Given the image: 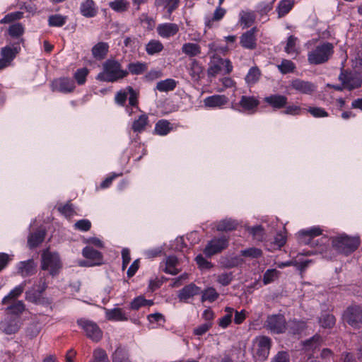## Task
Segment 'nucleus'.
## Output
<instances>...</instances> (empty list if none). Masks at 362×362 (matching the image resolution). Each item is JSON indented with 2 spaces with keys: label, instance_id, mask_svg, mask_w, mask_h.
Listing matches in <instances>:
<instances>
[{
  "label": "nucleus",
  "instance_id": "35",
  "mask_svg": "<svg viewBox=\"0 0 362 362\" xmlns=\"http://www.w3.org/2000/svg\"><path fill=\"white\" fill-rule=\"evenodd\" d=\"M81 14L86 18L94 17L97 14V8L93 0H86L80 6Z\"/></svg>",
  "mask_w": 362,
  "mask_h": 362
},
{
  "label": "nucleus",
  "instance_id": "64",
  "mask_svg": "<svg viewBox=\"0 0 362 362\" xmlns=\"http://www.w3.org/2000/svg\"><path fill=\"white\" fill-rule=\"evenodd\" d=\"M240 254L243 257L258 258L262 255V251L257 247H250L241 250Z\"/></svg>",
  "mask_w": 362,
  "mask_h": 362
},
{
  "label": "nucleus",
  "instance_id": "59",
  "mask_svg": "<svg viewBox=\"0 0 362 362\" xmlns=\"http://www.w3.org/2000/svg\"><path fill=\"white\" fill-rule=\"evenodd\" d=\"M233 272H223L216 276V281L223 286L229 285L233 280Z\"/></svg>",
  "mask_w": 362,
  "mask_h": 362
},
{
  "label": "nucleus",
  "instance_id": "55",
  "mask_svg": "<svg viewBox=\"0 0 362 362\" xmlns=\"http://www.w3.org/2000/svg\"><path fill=\"white\" fill-rule=\"evenodd\" d=\"M89 362H110L106 351L100 348L95 349L93 352V358Z\"/></svg>",
  "mask_w": 362,
  "mask_h": 362
},
{
  "label": "nucleus",
  "instance_id": "15",
  "mask_svg": "<svg viewBox=\"0 0 362 362\" xmlns=\"http://www.w3.org/2000/svg\"><path fill=\"white\" fill-rule=\"evenodd\" d=\"M186 70L191 79L194 82H199L204 76V67L196 59H190L189 62L186 65Z\"/></svg>",
  "mask_w": 362,
  "mask_h": 362
},
{
  "label": "nucleus",
  "instance_id": "9",
  "mask_svg": "<svg viewBox=\"0 0 362 362\" xmlns=\"http://www.w3.org/2000/svg\"><path fill=\"white\" fill-rule=\"evenodd\" d=\"M265 327L274 334H282L287 330L285 317L281 314L269 315L265 322Z\"/></svg>",
  "mask_w": 362,
  "mask_h": 362
},
{
  "label": "nucleus",
  "instance_id": "52",
  "mask_svg": "<svg viewBox=\"0 0 362 362\" xmlns=\"http://www.w3.org/2000/svg\"><path fill=\"white\" fill-rule=\"evenodd\" d=\"M237 223L231 219H225L221 221L216 226L218 231H229L235 229Z\"/></svg>",
  "mask_w": 362,
  "mask_h": 362
},
{
  "label": "nucleus",
  "instance_id": "45",
  "mask_svg": "<svg viewBox=\"0 0 362 362\" xmlns=\"http://www.w3.org/2000/svg\"><path fill=\"white\" fill-rule=\"evenodd\" d=\"M172 129L170 123L166 119H160L155 125L154 131L160 136L167 135Z\"/></svg>",
  "mask_w": 362,
  "mask_h": 362
},
{
  "label": "nucleus",
  "instance_id": "42",
  "mask_svg": "<svg viewBox=\"0 0 362 362\" xmlns=\"http://www.w3.org/2000/svg\"><path fill=\"white\" fill-rule=\"evenodd\" d=\"M127 69L128 74L141 75L147 71L148 64L141 62H131L127 65Z\"/></svg>",
  "mask_w": 362,
  "mask_h": 362
},
{
  "label": "nucleus",
  "instance_id": "34",
  "mask_svg": "<svg viewBox=\"0 0 362 362\" xmlns=\"http://www.w3.org/2000/svg\"><path fill=\"white\" fill-rule=\"evenodd\" d=\"M149 124L148 117L146 114L141 115L132 122V129L135 133H141L146 129Z\"/></svg>",
  "mask_w": 362,
  "mask_h": 362
},
{
  "label": "nucleus",
  "instance_id": "13",
  "mask_svg": "<svg viewBox=\"0 0 362 362\" xmlns=\"http://www.w3.org/2000/svg\"><path fill=\"white\" fill-rule=\"evenodd\" d=\"M180 0H155L154 6L163 11V18L170 20L172 13L180 6Z\"/></svg>",
  "mask_w": 362,
  "mask_h": 362
},
{
  "label": "nucleus",
  "instance_id": "61",
  "mask_svg": "<svg viewBox=\"0 0 362 362\" xmlns=\"http://www.w3.org/2000/svg\"><path fill=\"white\" fill-rule=\"evenodd\" d=\"M319 322L324 328H331L335 324V317L331 314H323L320 317Z\"/></svg>",
  "mask_w": 362,
  "mask_h": 362
},
{
  "label": "nucleus",
  "instance_id": "63",
  "mask_svg": "<svg viewBox=\"0 0 362 362\" xmlns=\"http://www.w3.org/2000/svg\"><path fill=\"white\" fill-rule=\"evenodd\" d=\"M88 73L89 71L87 68H81L76 70L74 77L78 85H83L86 83Z\"/></svg>",
  "mask_w": 362,
  "mask_h": 362
},
{
  "label": "nucleus",
  "instance_id": "49",
  "mask_svg": "<svg viewBox=\"0 0 362 362\" xmlns=\"http://www.w3.org/2000/svg\"><path fill=\"white\" fill-rule=\"evenodd\" d=\"M24 32L25 28L21 23H13L8 29V35L13 38H18L21 37Z\"/></svg>",
  "mask_w": 362,
  "mask_h": 362
},
{
  "label": "nucleus",
  "instance_id": "32",
  "mask_svg": "<svg viewBox=\"0 0 362 362\" xmlns=\"http://www.w3.org/2000/svg\"><path fill=\"white\" fill-rule=\"evenodd\" d=\"M226 10L221 6H217L212 17L206 16L204 18L205 27L208 29L214 26V22L221 21L226 15Z\"/></svg>",
  "mask_w": 362,
  "mask_h": 362
},
{
  "label": "nucleus",
  "instance_id": "58",
  "mask_svg": "<svg viewBox=\"0 0 362 362\" xmlns=\"http://www.w3.org/2000/svg\"><path fill=\"white\" fill-rule=\"evenodd\" d=\"M280 272L276 269H267L263 275V283L264 285L269 284L278 279Z\"/></svg>",
  "mask_w": 362,
  "mask_h": 362
},
{
  "label": "nucleus",
  "instance_id": "36",
  "mask_svg": "<svg viewBox=\"0 0 362 362\" xmlns=\"http://www.w3.org/2000/svg\"><path fill=\"white\" fill-rule=\"evenodd\" d=\"M294 4V0H281L276 8L278 18H281L286 16L292 10Z\"/></svg>",
  "mask_w": 362,
  "mask_h": 362
},
{
  "label": "nucleus",
  "instance_id": "29",
  "mask_svg": "<svg viewBox=\"0 0 362 362\" xmlns=\"http://www.w3.org/2000/svg\"><path fill=\"white\" fill-rule=\"evenodd\" d=\"M228 102V98L223 95H214L206 97L204 100V104L208 107H221Z\"/></svg>",
  "mask_w": 362,
  "mask_h": 362
},
{
  "label": "nucleus",
  "instance_id": "43",
  "mask_svg": "<svg viewBox=\"0 0 362 362\" xmlns=\"http://www.w3.org/2000/svg\"><path fill=\"white\" fill-rule=\"evenodd\" d=\"M287 323V330L290 334H296L300 333L306 328V323L302 320H289Z\"/></svg>",
  "mask_w": 362,
  "mask_h": 362
},
{
  "label": "nucleus",
  "instance_id": "21",
  "mask_svg": "<svg viewBox=\"0 0 362 362\" xmlns=\"http://www.w3.org/2000/svg\"><path fill=\"white\" fill-rule=\"evenodd\" d=\"M180 30L179 25L174 23H163L158 25L156 31L158 35L165 39H169L177 34Z\"/></svg>",
  "mask_w": 362,
  "mask_h": 362
},
{
  "label": "nucleus",
  "instance_id": "24",
  "mask_svg": "<svg viewBox=\"0 0 362 362\" xmlns=\"http://www.w3.org/2000/svg\"><path fill=\"white\" fill-rule=\"evenodd\" d=\"M18 274L23 277L33 275L36 272V264L33 259L20 262L17 265Z\"/></svg>",
  "mask_w": 362,
  "mask_h": 362
},
{
  "label": "nucleus",
  "instance_id": "2",
  "mask_svg": "<svg viewBox=\"0 0 362 362\" xmlns=\"http://www.w3.org/2000/svg\"><path fill=\"white\" fill-rule=\"evenodd\" d=\"M272 339L267 336L256 337L252 342V355L255 361L264 362L269 355L272 348Z\"/></svg>",
  "mask_w": 362,
  "mask_h": 362
},
{
  "label": "nucleus",
  "instance_id": "1",
  "mask_svg": "<svg viewBox=\"0 0 362 362\" xmlns=\"http://www.w3.org/2000/svg\"><path fill=\"white\" fill-rule=\"evenodd\" d=\"M127 76V70L122 69L119 61L109 59L103 63V71L98 74L96 78L100 81L114 83Z\"/></svg>",
  "mask_w": 362,
  "mask_h": 362
},
{
  "label": "nucleus",
  "instance_id": "25",
  "mask_svg": "<svg viewBox=\"0 0 362 362\" xmlns=\"http://www.w3.org/2000/svg\"><path fill=\"white\" fill-rule=\"evenodd\" d=\"M105 318L110 321H127L128 317L125 312L120 308L108 309L104 308Z\"/></svg>",
  "mask_w": 362,
  "mask_h": 362
},
{
  "label": "nucleus",
  "instance_id": "51",
  "mask_svg": "<svg viewBox=\"0 0 362 362\" xmlns=\"http://www.w3.org/2000/svg\"><path fill=\"white\" fill-rule=\"evenodd\" d=\"M66 22V17L60 14L49 16L48 25L51 27H62Z\"/></svg>",
  "mask_w": 362,
  "mask_h": 362
},
{
  "label": "nucleus",
  "instance_id": "41",
  "mask_svg": "<svg viewBox=\"0 0 362 362\" xmlns=\"http://www.w3.org/2000/svg\"><path fill=\"white\" fill-rule=\"evenodd\" d=\"M45 237V231L43 230H38L35 233H31L28 238V245L29 247L34 248L37 247L43 242Z\"/></svg>",
  "mask_w": 362,
  "mask_h": 362
},
{
  "label": "nucleus",
  "instance_id": "27",
  "mask_svg": "<svg viewBox=\"0 0 362 362\" xmlns=\"http://www.w3.org/2000/svg\"><path fill=\"white\" fill-rule=\"evenodd\" d=\"M256 20L255 11L250 10H242L239 13V23L243 29L252 26Z\"/></svg>",
  "mask_w": 362,
  "mask_h": 362
},
{
  "label": "nucleus",
  "instance_id": "16",
  "mask_svg": "<svg viewBox=\"0 0 362 362\" xmlns=\"http://www.w3.org/2000/svg\"><path fill=\"white\" fill-rule=\"evenodd\" d=\"M83 256L90 261L89 264H81V265L84 266H96L101 265L103 262V254L95 250L93 247L90 246L85 247L82 250Z\"/></svg>",
  "mask_w": 362,
  "mask_h": 362
},
{
  "label": "nucleus",
  "instance_id": "18",
  "mask_svg": "<svg viewBox=\"0 0 362 362\" xmlns=\"http://www.w3.org/2000/svg\"><path fill=\"white\" fill-rule=\"evenodd\" d=\"M257 30L258 29L257 27H253L241 35L240 37V44L243 48L250 50H253L256 48V33H257Z\"/></svg>",
  "mask_w": 362,
  "mask_h": 362
},
{
  "label": "nucleus",
  "instance_id": "14",
  "mask_svg": "<svg viewBox=\"0 0 362 362\" xmlns=\"http://www.w3.org/2000/svg\"><path fill=\"white\" fill-rule=\"evenodd\" d=\"M51 88L53 91L69 93L75 89V83L70 78H59L52 81Z\"/></svg>",
  "mask_w": 362,
  "mask_h": 362
},
{
  "label": "nucleus",
  "instance_id": "3",
  "mask_svg": "<svg viewBox=\"0 0 362 362\" xmlns=\"http://www.w3.org/2000/svg\"><path fill=\"white\" fill-rule=\"evenodd\" d=\"M334 53L332 43L325 42L317 45L308 54V61L310 64H321L327 62Z\"/></svg>",
  "mask_w": 362,
  "mask_h": 362
},
{
  "label": "nucleus",
  "instance_id": "54",
  "mask_svg": "<svg viewBox=\"0 0 362 362\" xmlns=\"http://www.w3.org/2000/svg\"><path fill=\"white\" fill-rule=\"evenodd\" d=\"M260 75L261 72L257 66L252 67L245 76V81L248 84H254L259 80Z\"/></svg>",
  "mask_w": 362,
  "mask_h": 362
},
{
  "label": "nucleus",
  "instance_id": "48",
  "mask_svg": "<svg viewBox=\"0 0 362 362\" xmlns=\"http://www.w3.org/2000/svg\"><path fill=\"white\" fill-rule=\"evenodd\" d=\"M275 0L260 1L256 6V12L261 16H267L273 8Z\"/></svg>",
  "mask_w": 362,
  "mask_h": 362
},
{
  "label": "nucleus",
  "instance_id": "11",
  "mask_svg": "<svg viewBox=\"0 0 362 362\" xmlns=\"http://www.w3.org/2000/svg\"><path fill=\"white\" fill-rule=\"evenodd\" d=\"M343 317L351 327L360 328L362 325V308L357 305L349 307L344 312Z\"/></svg>",
  "mask_w": 362,
  "mask_h": 362
},
{
  "label": "nucleus",
  "instance_id": "23",
  "mask_svg": "<svg viewBox=\"0 0 362 362\" xmlns=\"http://www.w3.org/2000/svg\"><path fill=\"white\" fill-rule=\"evenodd\" d=\"M223 58L217 54H214L210 59L209 67L207 69V74L209 77L216 76L222 70Z\"/></svg>",
  "mask_w": 362,
  "mask_h": 362
},
{
  "label": "nucleus",
  "instance_id": "19",
  "mask_svg": "<svg viewBox=\"0 0 362 362\" xmlns=\"http://www.w3.org/2000/svg\"><path fill=\"white\" fill-rule=\"evenodd\" d=\"M322 233V230L319 226L301 230L298 233V242L300 244L310 245L314 238L320 236Z\"/></svg>",
  "mask_w": 362,
  "mask_h": 362
},
{
  "label": "nucleus",
  "instance_id": "38",
  "mask_svg": "<svg viewBox=\"0 0 362 362\" xmlns=\"http://www.w3.org/2000/svg\"><path fill=\"white\" fill-rule=\"evenodd\" d=\"M178 259L175 256H169L165 259V268L163 271L171 275H176L180 272V269L177 268Z\"/></svg>",
  "mask_w": 362,
  "mask_h": 362
},
{
  "label": "nucleus",
  "instance_id": "62",
  "mask_svg": "<svg viewBox=\"0 0 362 362\" xmlns=\"http://www.w3.org/2000/svg\"><path fill=\"white\" fill-rule=\"evenodd\" d=\"M298 38L293 35H290L287 39L285 52L288 54H297L296 43Z\"/></svg>",
  "mask_w": 362,
  "mask_h": 362
},
{
  "label": "nucleus",
  "instance_id": "33",
  "mask_svg": "<svg viewBox=\"0 0 362 362\" xmlns=\"http://www.w3.org/2000/svg\"><path fill=\"white\" fill-rule=\"evenodd\" d=\"M182 52L191 59H194L202 52L199 45L194 42H187L182 45L181 48Z\"/></svg>",
  "mask_w": 362,
  "mask_h": 362
},
{
  "label": "nucleus",
  "instance_id": "31",
  "mask_svg": "<svg viewBox=\"0 0 362 362\" xmlns=\"http://www.w3.org/2000/svg\"><path fill=\"white\" fill-rule=\"evenodd\" d=\"M259 100L254 96L243 95L239 101V105L245 111L254 112L259 105Z\"/></svg>",
  "mask_w": 362,
  "mask_h": 362
},
{
  "label": "nucleus",
  "instance_id": "56",
  "mask_svg": "<svg viewBox=\"0 0 362 362\" xmlns=\"http://www.w3.org/2000/svg\"><path fill=\"white\" fill-rule=\"evenodd\" d=\"M279 71L283 74L292 73L296 69L295 64L288 59H283L281 63L277 66Z\"/></svg>",
  "mask_w": 362,
  "mask_h": 362
},
{
  "label": "nucleus",
  "instance_id": "10",
  "mask_svg": "<svg viewBox=\"0 0 362 362\" xmlns=\"http://www.w3.org/2000/svg\"><path fill=\"white\" fill-rule=\"evenodd\" d=\"M339 79L343 88L349 90L358 88L362 84V75L357 72L342 71L339 76Z\"/></svg>",
  "mask_w": 362,
  "mask_h": 362
},
{
  "label": "nucleus",
  "instance_id": "4",
  "mask_svg": "<svg viewBox=\"0 0 362 362\" xmlns=\"http://www.w3.org/2000/svg\"><path fill=\"white\" fill-rule=\"evenodd\" d=\"M332 244L337 251L348 255L359 247L360 239L343 234L332 238Z\"/></svg>",
  "mask_w": 362,
  "mask_h": 362
},
{
  "label": "nucleus",
  "instance_id": "6",
  "mask_svg": "<svg viewBox=\"0 0 362 362\" xmlns=\"http://www.w3.org/2000/svg\"><path fill=\"white\" fill-rule=\"evenodd\" d=\"M42 269L47 270L52 276H56L59 273L62 267L59 256L56 252L45 251L42 255Z\"/></svg>",
  "mask_w": 362,
  "mask_h": 362
},
{
  "label": "nucleus",
  "instance_id": "20",
  "mask_svg": "<svg viewBox=\"0 0 362 362\" xmlns=\"http://www.w3.org/2000/svg\"><path fill=\"white\" fill-rule=\"evenodd\" d=\"M291 87L296 91L305 95H311L316 90V86L312 82L296 78L291 82Z\"/></svg>",
  "mask_w": 362,
  "mask_h": 362
},
{
  "label": "nucleus",
  "instance_id": "5",
  "mask_svg": "<svg viewBox=\"0 0 362 362\" xmlns=\"http://www.w3.org/2000/svg\"><path fill=\"white\" fill-rule=\"evenodd\" d=\"M47 288V284L46 281L44 279H40L39 280L38 284L34 285L33 287L25 291V300L36 305L48 304V299L42 296V293L46 290Z\"/></svg>",
  "mask_w": 362,
  "mask_h": 362
},
{
  "label": "nucleus",
  "instance_id": "17",
  "mask_svg": "<svg viewBox=\"0 0 362 362\" xmlns=\"http://www.w3.org/2000/svg\"><path fill=\"white\" fill-rule=\"evenodd\" d=\"M21 327V321L17 317L6 315L0 322V329L6 334L16 333Z\"/></svg>",
  "mask_w": 362,
  "mask_h": 362
},
{
  "label": "nucleus",
  "instance_id": "60",
  "mask_svg": "<svg viewBox=\"0 0 362 362\" xmlns=\"http://www.w3.org/2000/svg\"><path fill=\"white\" fill-rule=\"evenodd\" d=\"M139 20L144 28L148 30H152L156 25L155 20L152 17L148 16L147 13H142L139 17Z\"/></svg>",
  "mask_w": 362,
  "mask_h": 362
},
{
  "label": "nucleus",
  "instance_id": "46",
  "mask_svg": "<svg viewBox=\"0 0 362 362\" xmlns=\"http://www.w3.org/2000/svg\"><path fill=\"white\" fill-rule=\"evenodd\" d=\"M201 293V300L202 302L208 301L209 303H213L216 301L219 297V293L214 287H208L204 291L202 290Z\"/></svg>",
  "mask_w": 362,
  "mask_h": 362
},
{
  "label": "nucleus",
  "instance_id": "28",
  "mask_svg": "<svg viewBox=\"0 0 362 362\" xmlns=\"http://www.w3.org/2000/svg\"><path fill=\"white\" fill-rule=\"evenodd\" d=\"M264 101L274 109L279 110L286 107L288 98L282 95L274 94L266 97Z\"/></svg>",
  "mask_w": 362,
  "mask_h": 362
},
{
  "label": "nucleus",
  "instance_id": "40",
  "mask_svg": "<svg viewBox=\"0 0 362 362\" xmlns=\"http://www.w3.org/2000/svg\"><path fill=\"white\" fill-rule=\"evenodd\" d=\"M164 49L163 43L159 40L152 39L145 46V50L148 55L153 56L161 52Z\"/></svg>",
  "mask_w": 362,
  "mask_h": 362
},
{
  "label": "nucleus",
  "instance_id": "39",
  "mask_svg": "<svg viewBox=\"0 0 362 362\" xmlns=\"http://www.w3.org/2000/svg\"><path fill=\"white\" fill-rule=\"evenodd\" d=\"M322 342L320 335L315 334L310 339L303 342V349L306 351H314L320 348Z\"/></svg>",
  "mask_w": 362,
  "mask_h": 362
},
{
  "label": "nucleus",
  "instance_id": "44",
  "mask_svg": "<svg viewBox=\"0 0 362 362\" xmlns=\"http://www.w3.org/2000/svg\"><path fill=\"white\" fill-rule=\"evenodd\" d=\"M177 84V82L173 78H167L160 81L156 84V89L160 92H168L173 90Z\"/></svg>",
  "mask_w": 362,
  "mask_h": 362
},
{
  "label": "nucleus",
  "instance_id": "7",
  "mask_svg": "<svg viewBox=\"0 0 362 362\" xmlns=\"http://www.w3.org/2000/svg\"><path fill=\"white\" fill-rule=\"evenodd\" d=\"M77 325L83 329L86 336L94 342H98L103 338V331L93 321L81 318L77 320Z\"/></svg>",
  "mask_w": 362,
  "mask_h": 362
},
{
  "label": "nucleus",
  "instance_id": "37",
  "mask_svg": "<svg viewBox=\"0 0 362 362\" xmlns=\"http://www.w3.org/2000/svg\"><path fill=\"white\" fill-rule=\"evenodd\" d=\"M109 50V45L104 42H100L92 48V54L94 58L98 60L103 59Z\"/></svg>",
  "mask_w": 362,
  "mask_h": 362
},
{
  "label": "nucleus",
  "instance_id": "22",
  "mask_svg": "<svg viewBox=\"0 0 362 362\" xmlns=\"http://www.w3.org/2000/svg\"><path fill=\"white\" fill-rule=\"evenodd\" d=\"M202 289L194 283H190L179 291L177 297L181 302H187L189 298L200 294Z\"/></svg>",
  "mask_w": 362,
  "mask_h": 362
},
{
  "label": "nucleus",
  "instance_id": "12",
  "mask_svg": "<svg viewBox=\"0 0 362 362\" xmlns=\"http://www.w3.org/2000/svg\"><path fill=\"white\" fill-rule=\"evenodd\" d=\"M228 245V239L222 236L221 238H214L210 240L204 250V253L208 257L221 252Z\"/></svg>",
  "mask_w": 362,
  "mask_h": 362
},
{
  "label": "nucleus",
  "instance_id": "53",
  "mask_svg": "<svg viewBox=\"0 0 362 362\" xmlns=\"http://www.w3.org/2000/svg\"><path fill=\"white\" fill-rule=\"evenodd\" d=\"M23 18V12L15 11L6 14L3 18L0 20L1 24H8L19 21Z\"/></svg>",
  "mask_w": 362,
  "mask_h": 362
},
{
  "label": "nucleus",
  "instance_id": "30",
  "mask_svg": "<svg viewBox=\"0 0 362 362\" xmlns=\"http://www.w3.org/2000/svg\"><path fill=\"white\" fill-rule=\"evenodd\" d=\"M6 305V315L12 317H17L18 319H20V315L25 310V305L22 300L12 302Z\"/></svg>",
  "mask_w": 362,
  "mask_h": 362
},
{
  "label": "nucleus",
  "instance_id": "50",
  "mask_svg": "<svg viewBox=\"0 0 362 362\" xmlns=\"http://www.w3.org/2000/svg\"><path fill=\"white\" fill-rule=\"evenodd\" d=\"M110 7L116 12H124L129 7V3L126 0H115L110 2Z\"/></svg>",
  "mask_w": 362,
  "mask_h": 362
},
{
  "label": "nucleus",
  "instance_id": "47",
  "mask_svg": "<svg viewBox=\"0 0 362 362\" xmlns=\"http://www.w3.org/2000/svg\"><path fill=\"white\" fill-rule=\"evenodd\" d=\"M20 48L6 46L1 50V57L8 61L11 64L19 52Z\"/></svg>",
  "mask_w": 362,
  "mask_h": 362
},
{
  "label": "nucleus",
  "instance_id": "57",
  "mask_svg": "<svg viewBox=\"0 0 362 362\" xmlns=\"http://www.w3.org/2000/svg\"><path fill=\"white\" fill-rule=\"evenodd\" d=\"M112 362H131L129 359L127 351L121 348L118 347L112 355Z\"/></svg>",
  "mask_w": 362,
  "mask_h": 362
},
{
  "label": "nucleus",
  "instance_id": "8",
  "mask_svg": "<svg viewBox=\"0 0 362 362\" xmlns=\"http://www.w3.org/2000/svg\"><path fill=\"white\" fill-rule=\"evenodd\" d=\"M128 95L129 106L136 107V110H140L138 105L139 93L132 86H127L124 90L118 91L115 97V103L119 105L124 106Z\"/></svg>",
  "mask_w": 362,
  "mask_h": 362
},
{
  "label": "nucleus",
  "instance_id": "26",
  "mask_svg": "<svg viewBox=\"0 0 362 362\" xmlns=\"http://www.w3.org/2000/svg\"><path fill=\"white\" fill-rule=\"evenodd\" d=\"M26 281H23L21 284L16 286L13 289H12L8 295H6L2 299V304L7 305L8 303H11L12 302L18 301V298L21 296L25 290V287L26 286Z\"/></svg>",
  "mask_w": 362,
  "mask_h": 362
}]
</instances>
